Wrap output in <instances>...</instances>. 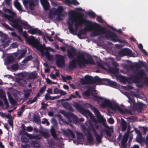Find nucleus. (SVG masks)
Returning a JSON list of instances; mask_svg holds the SVG:
<instances>
[{
	"mask_svg": "<svg viewBox=\"0 0 148 148\" xmlns=\"http://www.w3.org/2000/svg\"><path fill=\"white\" fill-rule=\"evenodd\" d=\"M99 26L96 25H93L92 26H86L84 28L79 30L78 32L77 36L80 39H83L82 37V34L86 35V32L93 31V34L95 36L101 35L102 33L104 32V29H105L104 27L101 26L100 25Z\"/></svg>",
	"mask_w": 148,
	"mask_h": 148,
	"instance_id": "obj_1",
	"label": "nucleus"
},
{
	"mask_svg": "<svg viewBox=\"0 0 148 148\" xmlns=\"http://www.w3.org/2000/svg\"><path fill=\"white\" fill-rule=\"evenodd\" d=\"M77 64L79 67L85 66L87 64H94V62L91 57L86 59L83 53H79L77 56Z\"/></svg>",
	"mask_w": 148,
	"mask_h": 148,
	"instance_id": "obj_2",
	"label": "nucleus"
},
{
	"mask_svg": "<svg viewBox=\"0 0 148 148\" xmlns=\"http://www.w3.org/2000/svg\"><path fill=\"white\" fill-rule=\"evenodd\" d=\"M101 79L99 77L96 76L94 78L89 76L86 75L85 77V78H81V82L83 84H100Z\"/></svg>",
	"mask_w": 148,
	"mask_h": 148,
	"instance_id": "obj_3",
	"label": "nucleus"
},
{
	"mask_svg": "<svg viewBox=\"0 0 148 148\" xmlns=\"http://www.w3.org/2000/svg\"><path fill=\"white\" fill-rule=\"evenodd\" d=\"M105 29H104V32L102 33V35L105 34V37L107 39L110 38L112 41L116 42H119L120 43H125L127 42L125 40H122L119 39L118 37L116 34L109 30H107L106 27H104Z\"/></svg>",
	"mask_w": 148,
	"mask_h": 148,
	"instance_id": "obj_4",
	"label": "nucleus"
},
{
	"mask_svg": "<svg viewBox=\"0 0 148 148\" xmlns=\"http://www.w3.org/2000/svg\"><path fill=\"white\" fill-rule=\"evenodd\" d=\"M5 17L7 18L9 21L12 23V26L14 28L16 29L18 31L21 33L23 32V27L20 25L19 24V20L18 19H14L13 16L12 15H8L5 14Z\"/></svg>",
	"mask_w": 148,
	"mask_h": 148,
	"instance_id": "obj_5",
	"label": "nucleus"
},
{
	"mask_svg": "<svg viewBox=\"0 0 148 148\" xmlns=\"http://www.w3.org/2000/svg\"><path fill=\"white\" fill-rule=\"evenodd\" d=\"M145 72L143 69L139 70L134 75H131L130 79L133 80L134 82L139 83L141 82L143 77L145 75Z\"/></svg>",
	"mask_w": 148,
	"mask_h": 148,
	"instance_id": "obj_6",
	"label": "nucleus"
},
{
	"mask_svg": "<svg viewBox=\"0 0 148 148\" xmlns=\"http://www.w3.org/2000/svg\"><path fill=\"white\" fill-rule=\"evenodd\" d=\"M75 22L74 25H76L77 27H79V26H81L80 24L79 23L76 19V18L74 16H71L69 17L68 21L67 22V24L68 25V28L70 33L73 35H76L77 34H74V30L73 27V23Z\"/></svg>",
	"mask_w": 148,
	"mask_h": 148,
	"instance_id": "obj_7",
	"label": "nucleus"
},
{
	"mask_svg": "<svg viewBox=\"0 0 148 148\" xmlns=\"http://www.w3.org/2000/svg\"><path fill=\"white\" fill-rule=\"evenodd\" d=\"M80 18H77L76 19L78 21V22L80 24V25L82 26L83 24H84L86 26H92L93 25H98L99 26V24L95 23L93 22H92L88 20H87L85 18H84L83 17V14L81 13H80L79 14Z\"/></svg>",
	"mask_w": 148,
	"mask_h": 148,
	"instance_id": "obj_8",
	"label": "nucleus"
},
{
	"mask_svg": "<svg viewBox=\"0 0 148 148\" xmlns=\"http://www.w3.org/2000/svg\"><path fill=\"white\" fill-rule=\"evenodd\" d=\"M27 42L30 45H31L33 47L36 48L38 50H39V47L42 45H39V42L37 39H36L34 37L31 36H29L26 39Z\"/></svg>",
	"mask_w": 148,
	"mask_h": 148,
	"instance_id": "obj_9",
	"label": "nucleus"
},
{
	"mask_svg": "<svg viewBox=\"0 0 148 148\" xmlns=\"http://www.w3.org/2000/svg\"><path fill=\"white\" fill-rule=\"evenodd\" d=\"M86 105L87 106L90 108L94 112L99 122H101L103 121V117L101 115L99 111L97 108L93 107L89 103H86Z\"/></svg>",
	"mask_w": 148,
	"mask_h": 148,
	"instance_id": "obj_10",
	"label": "nucleus"
},
{
	"mask_svg": "<svg viewBox=\"0 0 148 148\" xmlns=\"http://www.w3.org/2000/svg\"><path fill=\"white\" fill-rule=\"evenodd\" d=\"M75 106L77 110L85 116H88L90 117L92 115V113L89 110L84 108L79 104L76 103L75 105Z\"/></svg>",
	"mask_w": 148,
	"mask_h": 148,
	"instance_id": "obj_11",
	"label": "nucleus"
},
{
	"mask_svg": "<svg viewBox=\"0 0 148 148\" xmlns=\"http://www.w3.org/2000/svg\"><path fill=\"white\" fill-rule=\"evenodd\" d=\"M39 50L42 56H45L48 60H50L51 58V56L49 53V48H46L45 45H41L39 47Z\"/></svg>",
	"mask_w": 148,
	"mask_h": 148,
	"instance_id": "obj_12",
	"label": "nucleus"
},
{
	"mask_svg": "<svg viewBox=\"0 0 148 148\" xmlns=\"http://www.w3.org/2000/svg\"><path fill=\"white\" fill-rule=\"evenodd\" d=\"M109 108H110L114 111H115L116 110H117L121 113H125V112H127L130 114L131 112V111L129 110L125 109L124 111L118 105L115 104H112L111 102L109 106Z\"/></svg>",
	"mask_w": 148,
	"mask_h": 148,
	"instance_id": "obj_13",
	"label": "nucleus"
},
{
	"mask_svg": "<svg viewBox=\"0 0 148 148\" xmlns=\"http://www.w3.org/2000/svg\"><path fill=\"white\" fill-rule=\"evenodd\" d=\"M101 84L108 85L114 88H116L117 87L116 82L107 79H101L100 84Z\"/></svg>",
	"mask_w": 148,
	"mask_h": 148,
	"instance_id": "obj_14",
	"label": "nucleus"
},
{
	"mask_svg": "<svg viewBox=\"0 0 148 148\" xmlns=\"http://www.w3.org/2000/svg\"><path fill=\"white\" fill-rule=\"evenodd\" d=\"M63 10L64 9L63 7L60 6H58L57 9H55L53 11L54 14L57 15L56 18L58 21H61L63 19L61 17V16H64L62 14Z\"/></svg>",
	"mask_w": 148,
	"mask_h": 148,
	"instance_id": "obj_15",
	"label": "nucleus"
},
{
	"mask_svg": "<svg viewBox=\"0 0 148 148\" xmlns=\"http://www.w3.org/2000/svg\"><path fill=\"white\" fill-rule=\"evenodd\" d=\"M56 63L58 67H62L64 66H65V60L64 57L62 55H59L57 58Z\"/></svg>",
	"mask_w": 148,
	"mask_h": 148,
	"instance_id": "obj_16",
	"label": "nucleus"
},
{
	"mask_svg": "<svg viewBox=\"0 0 148 148\" xmlns=\"http://www.w3.org/2000/svg\"><path fill=\"white\" fill-rule=\"evenodd\" d=\"M63 114L67 119L68 121L71 122V119H72L74 121H77L78 117L76 116L74 114L64 112Z\"/></svg>",
	"mask_w": 148,
	"mask_h": 148,
	"instance_id": "obj_17",
	"label": "nucleus"
},
{
	"mask_svg": "<svg viewBox=\"0 0 148 148\" xmlns=\"http://www.w3.org/2000/svg\"><path fill=\"white\" fill-rule=\"evenodd\" d=\"M67 51L68 56L70 59L73 58L75 56L77 55L76 50L73 47H71L70 49H67Z\"/></svg>",
	"mask_w": 148,
	"mask_h": 148,
	"instance_id": "obj_18",
	"label": "nucleus"
},
{
	"mask_svg": "<svg viewBox=\"0 0 148 148\" xmlns=\"http://www.w3.org/2000/svg\"><path fill=\"white\" fill-rule=\"evenodd\" d=\"M90 129L92 130V132L95 134V137L97 141L100 143L101 142L102 137L101 136L99 135L97 132L95 128L93 125H90Z\"/></svg>",
	"mask_w": 148,
	"mask_h": 148,
	"instance_id": "obj_19",
	"label": "nucleus"
},
{
	"mask_svg": "<svg viewBox=\"0 0 148 148\" xmlns=\"http://www.w3.org/2000/svg\"><path fill=\"white\" fill-rule=\"evenodd\" d=\"M132 52L129 49L126 48L122 49L119 52L120 55L123 56H130L132 55Z\"/></svg>",
	"mask_w": 148,
	"mask_h": 148,
	"instance_id": "obj_20",
	"label": "nucleus"
},
{
	"mask_svg": "<svg viewBox=\"0 0 148 148\" xmlns=\"http://www.w3.org/2000/svg\"><path fill=\"white\" fill-rule=\"evenodd\" d=\"M103 125L106 128L104 130L106 135L109 137H110L111 135V133L110 130L113 132V128L112 127H110L107 125V124L105 122L103 123Z\"/></svg>",
	"mask_w": 148,
	"mask_h": 148,
	"instance_id": "obj_21",
	"label": "nucleus"
},
{
	"mask_svg": "<svg viewBox=\"0 0 148 148\" xmlns=\"http://www.w3.org/2000/svg\"><path fill=\"white\" fill-rule=\"evenodd\" d=\"M40 1L44 9L45 10H48L50 8V5L47 0H40Z\"/></svg>",
	"mask_w": 148,
	"mask_h": 148,
	"instance_id": "obj_22",
	"label": "nucleus"
},
{
	"mask_svg": "<svg viewBox=\"0 0 148 148\" xmlns=\"http://www.w3.org/2000/svg\"><path fill=\"white\" fill-rule=\"evenodd\" d=\"M127 122L125 120L123 119H121V121L120 123V126L121 130L122 132L125 131L127 127Z\"/></svg>",
	"mask_w": 148,
	"mask_h": 148,
	"instance_id": "obj_23",
	"label": "nucleus"
},
{
	"mask_svg": "<svg viewBox=\"0 0 148 148\" xmlns=\"http://www.w3.org/2000/svg\"><path fill=\"white\" fill-rule=\"evenodd\" d=\"M145 66L144 63L141 61H140L139 63H136L130 66V68L131 69H133L135 68L138 69Z\"/></svg>",
	"mask_w": 148,
	"mask_h": 148,
	"instance_id": "obj_24",
	"label": "nucleus"
},
{
	"mask_svg": "<svg viewBox=\"0 0 148 148\" xmlns=\"http://www.w3.org/2000/svg\"><path fill=\"white\" fill-rule=\"evenodd\" d=\"M63 134L66 136H71L72 138H74L75 136V134L72 130L70 129H68L67 130H64Z\"/></svg>",
	"mask_w": 148,
	"mask_h": 148,
	"instance_id": "obj_25",
	"label": "nucleus"
},
{
	"mask_svg": "<svg viewBox=\"0 0 148 148\" xmlns=\"http://www.w3.org/2000/svg\"><path fill=\"white\" fill-rule=\"evenodd\" d=\"M76 63L77 60L76 59H73L72 61L70 62L69 64V69L71 70L76 68Z\"/></svg>",
	"mask_w": 148,
	"mask_h": 148,
	"instance_id": "obj_26",
	"label": "nucleus"
},
{
	"mask_svg": "<svg viewBox=\"0 0 148 148\" xmlns=\"http://www.w3.org/2000/svg\"><path fill=\"white\" fill-rule=\"evenodd\" d=\"M1 40L2 41V42H3V46L4 47H6L9 45V43L10 42V41L8 39L6 36L2 37Z\"/></svg>",
	"mask_w": 148,
	"mask_h": 148,
	"instance_id": "obj_27",
	"label": "nucleus"
},
{
	"mask_svg": "<svg viewBox=\"0 0 148 148\" xmlns=\"http://www.w3.org/2000/svg\"><path fill=\"white\" fill-rule=\"evenodd\" d=\"M111 103V102L110 100L105 99L101 103V106L102 108H106L107 107L109 108Z\"/></svg>",
	"mask_w": 148,
	"mask_h": 148,
	"instance_id": "obj_28",
	"label": "nucleus"
},
{
	"mask_svg": "<svg viewBox=\"0 0 148 148\" xmlns=\"http://www.w3.org/2000/svg\"><path fill=\"white\" fill-rule=\"evenodd\" d=\"M20 24L23 25V28L25 29H28L31 27V26L28 24L27 22H24L19 20V24L20 25Z\"/></svg>",
	"mask_w": 148,
	"mask_h": 148,
	"instance_id": "obj_29",
	"label": "nucleus"
},
{
	"mask_svg": "<svg viewBox=\"0 0 148 148\" xmlns=\"http://www.w3.org/2000/svg\"><path fill=\"white\" fill-rule=\"evenodd\" d=\"M23 134L24 135H26L28 138L30 139H39V138L38 137V136H33L26 132H25Z\"/></svg>",
	"mask_w": 148,
	"mask_h": 148,
	"instance_id": "obj_30",
	"label": "nucleus"
},
{
	"mask_svg": "<svg viewBox=\"0 0 148 148\" xmlns=\"http://www.w3.org/2000/svg\"><path fill=\"white\" fill-rule=\"evenodd\" d=\"M40 92L38 93L36 96H35L34 99L33 100H31V99H29L28 101L27 102V104H32L36 101L37 100V98L39 97L40 96Z\"/></svg>",
	"mask_w": 148,
	"mask_h": 148,
	"instance_id": "obj_31",
	"label": "nucleus"
},
{
	"mask_svg": "<svg viewBox=\"0 0 148 148\" xmlns=\"http://www.w3.org/2000/svg\"><path fill=\"white\" fill-rule=\"evenodd\" d=\"M62 106L64 108L67 109L70 111H73V110L72 107L69 103L65 102L62 104Z\"/></svg>",
	"mask_w": 148,
	"mask_h": 148,
	"instance_id": "obj_32",
	"label": "nucleus"
},
{
	"mask_svg": "<svg viewBox=\"0 0 148 148\" xmlns=\"http://www.w3.org/2000/svg\"><path fill=\"white\" fill-rule=\"evenodd\" d=\"M50 132H51V135L53 138L56 140H58V138L57 136L55 130L53 127H51L50 130Z\"/></svg>",
	"mask_w": 148,
	"mask_h": 148,
	"instance_id": "obj_33",
	"label": "nucleus"
},
{
	"mask_svg": "<svg viewBox=\"0 0 148 148\" xmlns=\"http://www.w3.org/2000/svg\"><path fill=\"white\" fill-rule=\"evenodd\" d=\"M32 89H24L23 90L24 95L25 98H28L30 95V92H32Z\"/></svg>",
	"mask_w": 148,
	"mask_h": 148,
	"instance_id": "obj_34",
	"label": "nucleus"
},
{
	"mask_svg": "<svg viewBox=\"0 0 148 148\" xmlns=\"http://www.w3.org/2000/svg\"><path fill=\"white\" fill-rule=\"evenodd\" d=\"M91 94L93 96V99L95 101L98 102L100 100H102L103 98L101 97L98 96L97 95L94 94L93 93H91Z\"/></svg>",
	"mask_w": 148,
	"mask_h": 148,
	"instance_id": "obj_35",
	"label": "nucleus"
},
{
	"mask_svg": "<svg viewBox=\"0 0 148 148\" xmlns=\"http://www.w3.org/2000/svg\"><path fill=\"white\" fill-rule=\"evenodd\" d=\"M128 134H125L124 136L121 140V145H126V143L128 140Z\"/></svg>",
	"mask_w": 148,
	"mask_h": 148,
	"instance_id": "obj_36",
	"label": "nucleus"
},
{
	"mask_svg": "<svg viewBox=\"0 0 148 148\" xmlns=\"http://www.w3.org/2000/svg\"><path fill=\"white\" fill-rule=\"evenodd\" d=\"M14 5L15 7L19 11L22 10V7L20 3L16 0L14 2Z\"/></svg>",
	"mask_w": 148,
	"mask_h": 148,
	"instance_id": "obj_37",
	"label": "nucleus"
},
{
	"mask_svg": "<svg viewBox=\"0 0 148 148\" xmlns=\"http://www.w3.org/2000/svg\"><path fill=\"white\" fill-rule=\"evenodd\" d=\"M91 88H89L88 89L86 90L83 93V96H86L87 97H88L90 96L91 93H92L91 92Z\"/></svg>",
	"mask_w": 148,
	"mask_h": 148,
	"instance_id": "obj_38",
	"label": "nucleus"
},
{
	"mask_svg": "<svg viewBox=\"0 0 148 148\" xmlns=\"http://www.w3.org/2000/svg\"><path fill=\"white\" fill-rule=\"evenodd\" d=\"M33 120L34 121L36 124L39 125L40 124L41 121L39 116L34 115L33 116Z\"/></svg>",
	"mask_w": 148,
	"mask_h": 148,
	"instance_id": "obj_39",
	"label": "nucleus"
},
{
	"mask_svg": "<svg viewBox=\"0 0 148 148\" xmlns=\"http://www.w3.org/2000/svg\"><path fill=\"white\" fill-rule=\"evenodd\" d=\"M32 143L36 147L39 148L40 147V143L38 140L33 141H32Z\"/></svg>",
	"mask_w": 148,
	"mask_h": 148,
	"instance_id": "obj_40",
	"label": "nucleus"
},
{
	"mask_svg": "<svg viewBox=\"0 0 148 148\" xmlns=\"http://www.w3.org/2000/svg\"><path fill=\"white\" fill-rule=\"evenodd\" d=\"M91 125L92 124H90V126L89 127L88 129L86 128V129L85 130V132L84 133L85 134L86 136H90L92 135L91 134V131L90 130H92H92L90 129V125Z\"/></svg>",
	"mask_w": 148,
	"mask_h": 148,
	"instance_id": "obj_41",
	"label": "nucleus"
},
{
	"mask_svg": "<svg viewBox=\"0 0 148 148\" xmlns=\"http://www.w3.org/2000/svg\"><path fill=\"white\" fill-rule=\"evenodd\" d=\"M111 72L114 74H118L119 73V69L117 68L112 69L110 70Z\"/></svg>",
	"mask_w": 148,
	"mask_h": 148,
	"instance_id": "obj_42",
	"label": "nucleus"
},
{
	"mask_svg": "<svg viewBox=\"0 0 148 148\" xmlns=\"http://www.w3.org/2000/svg\"><path fill=\"white\" fill-rule=\"evenodd\" d=\"M134 106L136 109H138L140 111L142 110L143 106L141 104L135 103L134 104Z\"/></svg>",
	"mask_w": 148,
	"mask_h": 148,
	"instance_id": "obj_43",
	"label": "nucleus"
},
{
	"mask_svg": "<svg viewBox=\"0 0 148 148\" xmlns=\"http://www.w3.org/2000/svg\"><path fill=\"white\" fill-rule=\"evenodd\" d=\"M15 60L13 56H9L7 58V61L9 63L14 62Z\"/></svg>",
	"mask_w": 148,
	"mask_h": 148,
	"instance_id": "obj_44",
	"label": "nucleus"
},
{
	"mask_svg": "<svg viewBox=\"0 0 148 148\" xmlns=\"http://www.w3.org/2000/svg\"><path fill=\"white\" fill-rule=\"evenodd\" d=\"M27 32L32 34H34L37 32V29L36 28H32L28 30Z\"/></svg>",
	"mask_w": 148,
	"mask_h": 148,
	"instance_id": "obj_45",
	"label": "nucleus"
},
{
	"mask_svg": "<svg viewBox=\"0 0 148 148\" xmlns=\"http://www.w3.org/2000/svg\"><path fill=\"white\" fill-rule=\"evenodd\" d=\"M17 82L19 83L21 85L23 86L26 82L25 80L22 79H19L17 80Z\"/></svg>",
	"mask_w": 148,
	"mask_h": 148,
	"instance_id": "obj_46",
	"label": "nucleus"
},
{
	"mask_svg": "<svg viewBox=\"0 0 148 148\" xmlns=\"http://www.w3.org/2000/svg\"><path fill=\"white\" fill-rule=\"evenodd\" d=\"M21 142L23 143H27L29 141V140L24 136H22L21 138Z\"/></svg>",
	"mask_w": 148,
	"mask_h": 148,
	"instance_id": "obj_47",
	"label": "nucleus"
},
{
	"mask_svg": "<svg viewBox=\"0 0 148 148\" xmlns=\"http://www.w3.org/2000/svg\"><path fill=\"white\" fill-rule=\"evenodd\" d=\"M19 67V65L18 63H16L13 64L11 66L12 69L14 71H17L18 70Z\"/></svg>",
	"mask_w": 148,
	"mask_h": 148,
	"instance_id": "obj_48",
	"label": "nucleus"
},
{
	"mask_svg": "<svg viewBox=\"0 0 148 148\" xmlns=\"http://www.w3.org/2000/svg\"><path fill=\"white\" fill-rule=\"evenodd\" d=\"M87 140L89 143H91L93 141V137L92 135L90 136H87Z\"/></svg>",
	"mask_w": 148,
	"mask_h": 148,
	"instance_id": "obj_49",
	"label": "nucleus"
},
{
	"mask_svg": "<svg viewBox=\"0 0 148 148\" xmlns=\"http://www.w3.org/2000/svg\"><path fill=\"white\" fill-rule=\"evenodd\" d=\"M37 77V74L33 73H30L29 75V77L31 79H34L36 78Z\"/></svg>",
	"mask_w": 148,
	"mask_h": 148,
	"instance_id": "obj_50",
	"label": "nucleus"
},
{
	"mask_svg": "<svg viewBox=\"0 0 148 148\" xmlns=\"http://www.w3.org/2000/svg\"><path fill=\"white\" fill-rule=\"evenodd\" d=\"M87 14L92 18H94L95 17V14L94 12L88 11Z\"/></svg>",
	"mask_w": 148,
	"mask_h": 148,
	"instance_id": "obj_51",
	"label": "nucleus"
},
{
	"mask_svg": "<svg viewBox=\"0 0 148 148\" xmlns=\"http://www.w3.org/2000/svg\"><path fill=\"white\" fill-rule=\"evenodd\" d=\"M2 24L3 26L6 29L10 30L11 31L13 30V29L12 28L10 27L8 25L5 23H3Z\"/></svg>",
	"mask_w": 148,
	"mask_h": 148,
	"instance_id": "obj_52",
	"label": "nucleus"
},
{
	"mask_svg": "<svg viewBox=\"0 0 148 148\" xmlns=\"http://www.w3.org/2000/svg\"><path fill=\"white\" fill-rule=\"evenodd\" d=\"M128 79L125 77L122 76L121 78V80L124 83H125L128 81Z\"/></svg>",
	"mask_w": 148,
	"mask_h": 148,
	"instance_id": "obj_53",
	"label": "nucleus"
},
{
	"mask_svg": "<svg viewBox=\"0 0 148 148\" xmlns=\"http://www.w3.org/2000/svg\"><path fill=\"white\" fill-rule=\"evenodd\" d=\"M34 3L33 1H32L30 2L29 3V9L32 10L33 9V7L34 6Z\"/></svg>",
	"mask_w": 148,
	"mask_h": 148,
	"instance_id": "obj_54",
	"label": "nucleus"
},
{
	"mask_svg": "<svg viewBox=\"0 0 148 148\" xmlns=\"http://www.w3.org/2000/svg\"><path fill=\"white\" fill-rule=\"evenodd\" d=\"M8 123L12 127H13V120L12 118L8 119Z\"/></svg>",
	"mask_w": 148,
	"mask_h": 148,
	"instance_id": "obj_55",
	"label": "nucleus"
},
{
	"mask_svg": "<svg viewBox=\"0 0 148 148\" xmlns=\"http://www.w3.org/2000/svg\"><path fill=\"white\" fill-rule=\"evenodd\" d=\"M46 86H44L43 87L41 88L39 90V92L40 93H43L45 90L46 88Z\"/></svg>",
	"mask_w": 148,
	"mask_h": 148,
	"instance_id": "obj_56",
	"label": "nucleus"
},
{
	"mask_svg": "<svg viewBox=\"0 0 148 148\" xmlns=\"http://www.w3.org/2000/svg\"><path fill=\"white\" fill-rule=\"evenodd\" d=\"M41 105H42L41 108L43 109H45L46 107L48 106L47 104L43 102H42L41 103Z\"/></svg>",
	"mask_w": 148,
	"mask_h": 148,
	"instance_id": "obj_57",
	"label": "nucleus"
},
{
	"mask_svg": "<svg viewBox=\"0 0 148 148\" xmlns=\"http://www.w3.org/2000/svg\"><path fill=\"white\" fill-rule=\"evenodd\" d=\"M108 122L110 124H113L114 123V120L112 118H110L108 119Z\"/></svg>",
	"mask_w": 148,
	"mask_h": 148,
	"instance_id": "obj_58",
	"label": "nucleus"
},
{
	"mask_svg": "<svg viewBox=\"0 0 148 148\" xmlns=\"http://www.w3.org/2000/svg\"><path fill=\"white\" fill-rule=\"evenodd\" d=\"M97 20L101 23L103 22V20L101 16H97Z\"/></svg>",
	"mask_w": 148,
	"mask_h": 148,
	"instance_id": "obj_59",
	"label": "nucleus"
},
{
	"mask_svg": "<svg viewBox=\"0 0 148 148\" xmlns=\"http://www.w3.org/2000/svg\"><path fill=\"white\" fill-rule=\"evenodd\" d=\"M51 96L50 95H48V94H45V99L46 100H50Z\"/></svg>",
	"mask_w": 148,
	"mask_h": 148,
	"instance_id": "obj_60",
	"label": "nucleus"
},
{
	"mask_svg": "<svg viewBox=\"0 0 148 148\" xmlns=\"http://www.w3.org/2000/svg\"><path fill=\"white\" fill-rule=\"evenodd\" d=\"M71 4L76 5H79V3L76 0H72Z\"/></svg>",
	"mask_w": 148,
	"mask_h": 148,
	"instance_id": "obj_61",
	"label": "nucleus"
},
{
	"mask_svg": "<svg viewBox=\"0 0 148 148\" xmlns=\"http://www.w3.org/2000/svg\"><path fill=\"white\" fill-rule=\"evenodd\" d=\"M111 28L114 31H115L117 33H119V34H121L122 33V32L121 30L120 29L116 30L113 27H111Z\"/></svg>",
	"mask_w": 148,
	"mask_h": 148,
	"instance_id": "obj_62",
	"label": "nucleus"
},
{
	"mask_svg": "<svg viewBox=\"0 0 148 148\" xmlns=\"http://www.w3.org/2000/svg\"><path fill=\"white\" fill-rule=\"evenodd\" d=\"M28 1L26 0H24L23 1V4L25 6V8H28L27 4Z\"/></svg>",
	"mask_w": 148,
	"mask_h": 148,
	"instance_id": "obj_63",
	"label": "nucleus"
},
{
	"mask_svg": "<svg viewBox=\"0 0 148 148\" xmlns=\"http://www.w3.org/2000/svg\"><path fill=\"white\" fill-rule=\"evenodd\" d=\"M135 102V101L134 98H129V100L128 101V102L129 103H134Z\"/></svg>",
	"mask_w": 148,
	"mask_h": 148,
	"instance_id": "obj_64",
	"label": "nucleus"
}]
</instances>
